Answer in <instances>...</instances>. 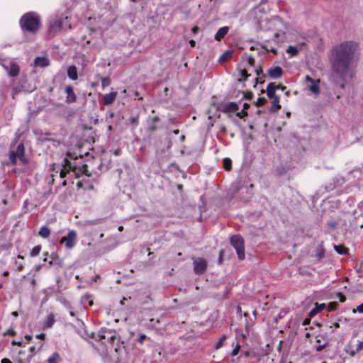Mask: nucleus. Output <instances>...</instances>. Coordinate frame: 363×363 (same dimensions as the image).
Segmentation results:
<instances>
[{
  "instance_id": "nucleus-1",
  "label": "nucleus",
  "mask_w": 363,
  "mask_h": 363,
  "mask_svg": "<svg viewBox=\"0 0 363 363\" xmlns=\"http://www.w3.org/2000/svg\"><path fill=\"white\" fill-rule=\"evenodd\" d=\"M356 50V43L347 41L335 45L330 50L332 69L343 81L353 77Z\"/></svg>"
},
{
  "instance_id": "nucleus-2",
  "label": "nucleus",
  "mask_w": 363,
  "mask_h": 363,
  "mask_svg": "<svg viewBox=\"0 0 363 363\" xmlns=\"http://www.w3.org/2000/svg\"><path fill=\"white\" fill-rule=\"evenodd\" d=\"M261 26L263 29L274 30V40L278 41V38L285 34L287 25L279 17L272 16L269 19L262 21Z\"/></svg>"
},
{
  "instance_id": "nucleus-3",
  "label": "nucleus",
  "mask_w": 363,
  "mask_h": 363,
  "mask_svg": "<svg viewBox=\"0 0 363 363\" xmlns=\"http://www.w3.org/2000/svg\"><path fill=\"white\" fill-rule=\"evenodd\" d=\"M18 162L22 164H26L28 162L25 156V147L22 143H18L16 146L13 143L9 152V163L12 165H17Z\"/></svg>"
},
{
  "instance_id": "nucleus-4",
  "label": "nucleus",
  "mask_w": 363,
  "mask_h": 363,
  "mask_svg": "<svg viewBox=\"0 0 363 363\" xmlns=\"http://www.w3.org/2000/svg\"><path fill=\"white\" fill-rule=\"evenodd\" d=\"M20 24L23 30L35 33L39 29L40 20L35 13L30 12L21 17Z\"/></svg>"
},
{
  "instance_id": "nucleus-5",
  "label": "nucleus",
  "mask_w": 363,
  "mask_h": 363,
  "mask_svg": "<svg viewBox=\"0 0 363 363\" xmlns=\"http://www.w3.org/2000/svg\"><path fill=\"white\" fill-rule=\"evenodd\" d=\"M230 243L232 246L236 250L238 257L240 259H244L245 255V247H244V241L242 238L239 235H235L230 238Z\"/></svg>"
},
{
  "instance_id": "nucleus-6",
  "label": "nucleus",
  "mask_w": 363,
  "mask_h": 363,
  "mask_svg": "<svg viewBox=\"0 0 363 363\" xmlns=\"http://www.w3.org/2000/svg\"><path fill=\"white\" fill-rule=\"evenodd\" d=\"M67 18L55 16L49 21L48 30L50 33H56L62 30L63 23Z\"/></svg>"
},
{
  "instance_id": "nucleus-7",
  "label": "nucleus",
  "mask_w": 363,
  "mask_h": 363,
  "mask_svg": "<svg viewBox=\"0 0 363 363\" xmlns=\"http://www.w3.org/2000/svg\"><path fill=\"white\" fill-rule=\"evenodd\" d=\"M77 233L74 230H71L68 232L67 236L62 237L60 240V243H65V247L70 250L72 249L77 243Z\"/></svg>"
},
{
  "instance_id": "nucleus-8",
  "label": "nucleus",
  "mask_w": 363,
  "mask_h": 363,
  "mask_svg": "<svg viewBox=\"0 0 363 363\" xmlns=\"http://www.w3.org/2000/svg\"><path fill=\"white\" fill-rule=\"evenodd\" d=\"M306 82L310 83V84L308 85V89L310 91L315 95H318L320 94V79H314L309 75H307L306 77Z\"/></svg>"
},
{
  "instance_id": "nucleus-9",
  "label": "nucleus",
  "mask_w": 363,
  "mask_h": 363,
  "mask_svg": "<svg viewBox=\"0 0 363 363\" xmlns=\"http://www.w3.org/2000/svg\"><path fill=\"white\" fill-rule=\"evenodd\" d=\"M2 66L6 71L8 72L9 76L16 77L19 73V67L18 65L13 60H11L9 65L5 62L2 63Z\"/></svg>"
},
{
  "instance_id": "nucleus-10",
  "label": "nucleus",
  "mask_w": 363,
  "mask_h": 363,
  "mask_svg": "<svg viewBox=\"0 0 363 363\" xmlns=\"http://www.w3.org/2000/svg\"><path fill=\"white\" fill-rule=\"evenodd\" d=\"M269 77L272 79H278L283 74V70L281 67L276 66L268 70Z\"/></svg>"
},
{
  "instance_id": "nucleus-11",
  "label": "nucleus",
  "mask_w": 363,
  "mask_h": 363,
  "mask_svg": "<svg viewBox=\"0 0 363 363\" xmlns=\"http://www.w3.org/2000/svg\"><path fill=\"white\" fill-rule=\"evenodd\" d=\"M65 92L67 94L66 102L73 103L76 101L77 96L74 92L73 87L72 86H67L65 88Z\"/></svg>"
},
{
  "instance_id": "nucleus-12",
  "label": "nucleus",
  "mask_w": 363,
  "mask_h": 363,
  "mask_svg": "<svg viewBox=\"0 0 363 363\" xmlns=\"http://www.w3.org/2000/svg\"><path fill=\"white\" fill-rule=\"evenodd\" d=\"M49 59L46 57H38L35 58L34 64L35 67L44 68L49 65Z\"/></svg>"
},
{
  "instance_id": "nucleus-13",
  "label": "nucleus",
  "mask_w": 363,
  "mask_h": 363,
  "mask_svg": "<svg viewBox=\"0 0 363 363\" xmlns=\"http://www.w3.org/2000/svg\"><path fill=\"white\" fill-rule=\"evenodd\" d=\"M194 271L196 274H203L204 272V260L202 259L194 260Z\"/></svg>"
},
{
  "instance_id": "nucleus-14",
  "label": "nucleus",
  "mask_w": 363,
  "mask_h": 363,
  "mask_svg": "<svg viewBox=\"0 0 363 363\" xmlns=\"http://www.w3.org/2000/svg\"><path fill=\"white\" fill-rule=\"evenodd\" d=\"M117 96L116 91H112L109 94H106L104 96V104L105 105H110L113 104Z\"/></svg>"
},
{
  "instance_id": "nucleus-15",
  "label": "nucleus",
  "mask_w": 363,
  "mask_h": 363,
  "mask_svg": "<svg viewBox=\"0 0 363 363\" xmlns=\"http://www.w3.org/2000/svg\"><path fill=\"white\" fill-rule=\"evenodd\" d=\"M276 87V84L273 82L267 85L266 92L269 99H274L278 96L275 94Z\"/></svg>"
},
{
  "instance_id": "nucleus-16",
  "label": "nucleus",
  "mask_w": 363,
  "mask_h": 363,
  "mask_svg": "<svg viewBox=\"0 0 363 363\" xmlns=\"http://www.w3.org/2000/svg\"><path fill=\"white\" fill-rule=\"evenodd\" d=\"M229 30V28L228 26H224L217 31V33L215 35V39L218 41L221 40L224 36L228 33Z\"/></svg>"
},
{
  "instance_id": "nucleus-17",
  "label": "nucleus",
  "mask_w": 363,
  "mask_h": 363,
  "mask_svg": "<svg viewBox=\"0 0 363 363\" xmlns=\"http://www.w3.org/2000/svg\"><path fill=\"white\" fill-rule=\"evenodd\" d=\"M67 76L72 80H77L78 78L77 67L74 65L69 66L67 69Z\"/></svg>"
},
{
  "instance_id": "nucleus-18",
  "label": "nucleus",
  "mask_w": 363,
  "mask_h": 363,
  "mask_svg": "<svg viewBox=\"0 0 363 363\" xmlns=\"http://www.w3.org/2000/svg\"><path fill=\"white\" fill-rule=\"evenodd\" d=\"M273 99V101H272V105L270 108V111L272 112H276L279 109L281 108V105L279 104V97L277 96L274 99Z\"/></svg>"
},
{
  "instance_id": "nucleus-19",
  "label": "nucleus",
  "mask_w": 363,
  "mask_h": 363,
  "mask_svg": "<svg viewBox=\"0 0 363 363\" xmlns=\"http://www.w3.org/2000/svg\"><path fill=\"white\" fill-rule=\"evenodd\" d=\"M38 235L43 238H48L50 235V230L46 226H43L40 228Z\"/></svg>"
},
{
  "instance_id": "nucleus-20",
  "label": "nucleus",
  "mask_w": 363,
  "mask_h": 363,
  "mask_svg": "<svg viewBox=\"0 0 363 363\" xmlns=\"http://www.w3.org/2000/svg\"><path fill=\"white\" fill-rule=\"evenodd\" d=\"M232 51L226 50L219 57L218 61L220 62H225L232 57Z\"/></svg>"
},
{
  "instance_id": "nucleus-21",
  "label": "nucleus",
  "mask_w": 363,
  "mask_h": 363,
  "mask_svg": "<svg viewBox=\"0 0 363 363\" xmlns=\"http://www.w3.org/2000/svg\"><path fill=\"white\" fill-rule=\"evenodd\" d=\"M334 250L336 251L337 253L340 255H347L348 253L347 248H346L344 245H335Z\"/></svg>"
},
{
  "instance_id": "nucleus-22",
  "label": "nucleus",
  "mask_w": 363,
  "mask_h": 363,
  "mask_svg": "<svg viewBox=\"0 0 363 363\" xmlns=\"http://www.w3.org/2000/svg\"><path fill=\"white\" fill-rule=\"evenodd\" d=\"M55 323V318L53 315H49L45 320L44 326L46 328H51Z\"/></svg>"
},
{
  "instance_id": "nucleus-23",
  "label": "nucleus",
  "mask_w": 363,
  "mask_h": 363,
  "mask_svg": "<svg viewBox=\"0 0 363 363\" xmlns=\"http://www.w3.org/2000/svg\"><path fill=\"white\" fill-rule=\"evenodd\" d=\"M239 109L238 105L235 102H230L225 105V110L228 111H238Z\"/></svg>"
},
{
  "instance_id": "nucleus-24",
  "label": "nucleus",
  "mask_w": 363,
  "mask_h": 363,
  "mask_svg": "<svg viewBox=\"0 0 363 363\" xmlns=\"http://www.w3.org/2000/svg\"><path fill=\"white\" fill-rule=\"evenodd\" d=\"M223 168L226 171H230L232 169V161L230 158H225L223 161Z\"/></svg>"
},
{
  "instance_id": "nucleus-25",
  "label": "nucleus",
  "mask_w": 363,
  "mask_h": 363,
  "mask_svg": "<svg viewBox=\"0 0 363 363\" xmlns=\"http://www.w3.org/2000/svg\"><path fill=\"white\" fill-rule=\"evenodd\" d=\"M286 52L291 57H294L298 53V50L296 47L290 45L288 47Z\"/></svg>"
},
{
  "instance_id": "nucleus-26",
  "label": "nucleus",
  "mask_w": 363,
  "mask_h": 363,
  "mask_svg": "<svg viewBox=\"0 0 363 363\" xmlns=\"http://www.w3.org/2000/svg\"><path fill=\"white\" fill-rule=\"evenodd\" d=\"M60 359V355L57 353H54L48 359V363H57Z\"/></svg>"
},
{
  "instance_id": "nucleus-27",
  "label": "nucleus",
  "mask_w": 363,
  "mask_h": 363,
  "mask_svg": "<svg viewBox=\"0 0 363 363\" xmlns=\"http://www.w3.org/2000/svg\"><path fill=\"white\" fill-rule=\"evenodd\" d=\"M40 250H41V247H40V245H37V246L34 247L32 249V250H31V252H30V255H31L32 257H35V256H37V255H39V253H40Z\"/></svg>"
},
{
  "instance_id": "nucleus-28",
  "label": "nucleus",
  "mask_w": 363,
  "mask_h": 363,
  "mask_svg": "<svg viewBox=\"0 0 363 363\" xmlns=\"http://www.w3.org/2000/svg\"><path fill=\"white\" fill-rule=\"evenodd\" d=\"M58 172L60 173V177L61 178H64L67 175V171L66 170V169L64 167H59V170L55 171L56 174Z\"/></svg>"
},
{
  "instance_id": "nucleus-29",
  "label": "nucleus",
  "mask_w": 363,
  "mask_h": 363,
  "mask_svg": "<svg viewBox=\"0 0 363 363\" xmlns=\"http://www.w3.org/2000/svg\"><path fill=\"white\" fill-rule=\"evenodd\" d=\"M240 77H241L240 80H243V81H245L247 79L248 76H249V74H247V70L245 69L240 70Z\"/></svg>"
},
{
  "instance_id": "nucleus-30",
  "label": "nucleus",
  "mask_w": 363,
  "mask_h": 363,
  "mask_svg": "<svg viewBox=\"0 0 363 363\" xmlns=\"http://www.w3.org/2000/svg\"><path fill=\"white\" fill-rule=\"evenodd\" d=\"M110 81L107 77H102L101 78V86L102 88L104 89L105 87L109 86Z\"/></svg>"
},
{
  "instance_id": "nucleus-31",
  "label": "nucleus",
  "mask_w": 363,
  "mask_h": 363,
  "mask_svg": "<svg viewBox=\"0 0 363 363\" xmlns=\"http://www.w3.org/2000/svg\"><path fill=\"white\" fill-rule=\"evenodd\" d=\"M16 331L12 328H9L4 333V335L14 336V335H16Z\"/></svg>"
},
{
  "instance_id": "nucleus-32",
  "label": "nucleus",
  "mask_w": 363,
  "mask_h": 363,
  "mask_svg": "<svg viewBox=\"0 0 363 363\" xmlns=\"http://www.w3.org/2000/svg\"><path fill=\"white\" fill-rule=\"evenodd\" d=\"M267 102V99L264 97H259L257 99V105L258 106H263Z\"/></svg>"
},
{
  "instance_id": "nucleus-33",
  "label": "nucleus",
  "mask_w": 363,
  "mask_h": 363,
  "mask_svg": "<svg viewBox=\"0 0 363 363\" xmlns=\"http://www.w3.org/2000/svg\"><path fill=\"white\" fill-rule=\"evenodd\" d=\"M362 350H363V342L359 340L358 342H357V346L355 352H359Z\"/></svg>"
},
{
  "instance_id": "nucleus-34",
  "label": "nucleus",
  "mask_w": 363,
  "mask_h": 363,
  "mask_svg": "<svg viewBox=\"0 0 363 363\" xmlns=\"http://www.w3.org/2000/svg\"><path fill=\"white\" fill-rule=\"evenodd\" d=\"M318 312H320V309H318L317 308H313L310 313H309V316L310 317H313L314 315H315Z\"/></svg>"
},
{
  "instance_id": "nucleus-35",
  "label": "nucleus",
  "mask_w": 363,
  "mask_h": 363,
  "mask_svg": "<svg viewBox=\"0 0 363 363\" xmlns=\"http://www.w3.org/2000/svg\"><path fill=\"white\" fill-rule=\"evenodd\" d=\"M225 337L223 336L220 340L216 343V348H219L223 345V342L225 341Z\"/></svg>"
},
{
  "instance_id": "nucleus-36",
  "label": "nucleus",
  "mask_w": 363,
  "mask_h": 363,
  "mask_svg": "<svg viewBox=\"0 0 363 363\" xmlns=\"http://www.w3.org/2000/svg\"><path fill=\"white\" fill-rule=\"evenodd\" d=\"M246 115H247V112L245 111L244 110H242L241 111H237V113H236V116L240 117V118H243Z\"/></svg>"
},
{
  "instance_id": "nucleus-37",
  "label": "nucleus",
  "mask_w": 363,
  "mask_h": 363,
  "mask_svg": "<svg viewBox=\"0 0 363 363\" xmlns=\"http://www.w3.org/2000/svg\"><path fill=\"white\" fill-rule=\"evenodd\" d=\"M248 63L252 67L255 66V60L254 59V57L252 56H250L248 57Z\"/></svg>"
},
{
  "instance_id": "nucleus-38",
  "label": "nucleus",
  "mask_w": 363,
  "mask_h": 363,
  "mask_svg": "<svg viewBox=\"0 0 363 363\" xmlns=\"http://www.w3.org/2000/svg\"><path fill=\"white\" fill-rule=\"evenodd\" d=\"M355 311H357L360 313H363V303L362 304L359 305L357 307L356 310H353V312H355Z\"/></svg>"
},
{
  "instance_id": "nucleus-39",
  "label": "nucleus",
  "mask_w": 363,
  "mask_h": 363,
  "mask_svg": "<svg viewBox=\"0 0 363 363\" xmlns=\"http://www.w3.org/2000/svg\"><path fill=\"white\" fill-rule=\"evenodd\" d=\"M109 334H111V335L110 336H107V338L110 339L111 341H113L114 340V338H115V336L111 334V333H109ZM100 336H101V338H103V339H105L106 337V335L105 334L101 335Z\"/></svg>"
},
{
  "instance_id": "nucleus-40",
  "label": "nucleus",
  "mask_w": 363,
  "mask_h": 363,
  "mask_svg": "<svg viewBox=\"0 0 363 363\" xmlns=\"http://www.w3.org/2000/svg\"><path fill=\"white\" fill-rule=\"evenodd\" d=\"M239 350H240V346L237 345L236 347L233 350L232 355L233 356L237 355L238 354V352H239Z\"/></svg>"
},
{
  "instance_id": "nucleus-41",
  "label": "nucleus",
  "mask_w": 363,
  "mask_h": 363,
  "mask_svg": "<svg viewBox=\"0 0 363 363\" xmlns=\"http://www.w3.org/2000/svg\"><path fill=\"white\" fill-rule=\"evenodd\" d=\"M315 308H317L318 309H320V311L325 308V303H320V304L315 303Z\"/></svg>"
},
{
  "instance_id": "nucleus-42",
  "label": "nucleus",
  "mask_w": 363,
  "mask_h": 363,
  "mask_svg": "<svg viewBox=\"0 0 363 363\" xmlns=\"http://www.w3.org/2000/svg\"><path fill=\"white\" fill-rule=\"evenodd\" d=\"M325 347V345H318V346H315V350L318 351V352H320L321 350H323Z\"/></svg>"
},
{
  "instance_id": "nucleus-43",
  "label": "nucleus",
  "mask_w": 363,
  "mask_h": 363,
  "mask_svg": "<svg viewBox=\"0 0 363 363\" xmlns=\"http://www.w3.org/2000/svg\"><path fill=\"white\" fill-rule=\"evenodd\" d=\"M337 303L332 302L330 303V310H335L336 308Z\"/></svg>"
},
{
  "instance_id": "nucleus-44",
  "label": "nucleus",
  "mask_w": 363,
  "mask_h": 363,
  "mask_svg": "<svg viewBox=\"0 0 363 363\" xmlns=\"http://www.w3.org/2000/svg\"><path fill=\"white\" fill-rule=\"evenodd\" d=\"M276 90L277 89H281L282 91L285 90L286 89V86H283V85H281V84H279V85H276Z\"/></svg>"
},
{
  "instance_id": "nucleus-45",
  "label": "nucleus",
  "mask_w": 363,
  "mask_h": 363,
  "mask_svg": "<svg viewBox=\"0 0 363 363\" xmlns=\"http://www.w3.org/2000/svg\"><path fill=\"white\" fill-rule=\"evenodd\" d=\"M37 338H39V339H41V340H44L45 337V333H40L39 335H38L36 336Z\"/></svg>"
},
{
  "instance_id": "nucleus-46",
  "label": "nucleus",
  "mask_w": 363,
  "mask_h": 363,
  "mask_svg": "<svg viewBox=\"0 0 363 363\" xmlns=\"http://www.w3.org/2000/svg\"><path fill=\"white\" fill-rule=\"evenodd\" d=\"M339 300L340 302H345L346 298L343 295L339 294Z\"/></svg>"
},
{
  "instance_id": "nucleus-47",
  "label": "nucleus",
  "mask_w": 363,
  "mask_h": 363,
  "mask_svg": "<svg viewBox=\"0 0 363 363\" xmlns=\"http://www.w3.org/2000/svg\"><path fill=\"white\" fill-rule=\"evenodd\" d=\"M145 338H146L145 335H140V337H139L138 340H139V342H140V343H142V342H143L144 339H145Z\"/></svg>"
},
{
  "instance_id": "nucleus-48",
  "label": "nucleus",
  "mask_w": 363,
  "mask_h": 363,
  "mask_svg": "<svg viewBox=\"0 0 363 363\" xmlns=\"http://www.w3.org/2000/svg\"><path fill=\"white\" fill-rule=\"evenodd\" d=\"M310 322H311V320H310L309 318H306V319H305V320H303V325H306L309 324V323H310Z\"/></svg>"
},
{
  "instance_id": "nucleus-49",
  "label": "nucleus",
  "mask_w": 363,
  "mask_h": 363,
  "mask_svg": "<svg viewBox=\"0 0 363 363\" xmlns=\"http://www.w3.org/2000/svg\"><path fill=\"white\" fill-rule=\"evenodd\" d=\"M29 349H30V352H31V354H30V356H29V358H30V357H32V355H33V352H34V351H35V347L32 346V347H30Z\"/></svg>"
},
{
  "instance_id": "nucleus-50",
  "label": "nucleus",
  "mask_w": 363,
  "mask_h": 363,
  "mask_svg": "<svg viewBox=\"0 0 363 363\" xmlns=\"http://www.w3.org/2000/svg\"><path fill=\"white\" fill-rule=\"evenodd\" d=\"M1 363H12L9 359L4 358L1 360Z\"/></svg>"
},
{
  "instance_id": "nucleus-51",
  "label": "nucleus",
  "mask_w": 363,
  "mask_h": 363,
  "mask_svg": "<svg viewBox=\"0 0 363 363\" xmlns=\"http://www.w3.org/2000/svg\"><path fill=\"white\" fill-rule=\"evenodd\" d=\"M131 122H132L133 123L137 124V123H138V118H135V117H134V118H131Z\"/></svg>"
},
{
  "instance_id": "nucleus-52",
  "label": "nucleus",
  "mask_w": 363,
  "mask_h": 363,
  "mask_svg": "<svg viewBox=\"0 0 363 363\" xmlns=\"http://www.w3.org/2000/svg\"><path fill=\"white\" fill-rule=\"evenodd\" d=\"M12 345H21V342H18V341H16V340H13L12 341Z\"/></svg>"
},
{
  "instance_id": "nucleus-53",
  "label": "nucleus",
  "mask_w": 363,
  "mask_h": 363,
  "mask_svg": "<svg viewBox=\"0 0 363 363\" xmlns=\"http://www.w3.org/2000/svg\"><path fill=\"white\" fill-rule=\"evenodd\" d=\"M189 43H190V45H191V47H194V46H195V43H195V41H194V40H191L189 41Z\"/></svg>"
},
{
  "instance_id": "nucleus-54",
  "label": "nucleus",
  "mask_w": 363,
  "mask_h": 363,
  "mask_svg": "<svg viewBox=\"0 0 363 363\" xmlns=\"http://www.w3.org/2000/svg\"><path fill=\"white\" fill-rule=\"evenodd\" d=\"M255 72H256L257 75L259 76L260 74V73L262 72V69H256Z\"/></svg>"
},
{
  "instance_id": "nucleus-55",
  "label": "nucleus",
  "mask_w": 363,
  "mask_h": 363,
  "mask_svg": "<svg viewBox=\"0 0 363 363\" xmlns=\"http://www.w3.org/2000/svg\"><path fill=\"white\" fill-rule=\"evenodd\" d=\"M18 92V90L16 89H13L12 96L14 97V95Z\"/></svg>"
},
{
  "instance_id": "nucleus-56",
  "label": "nucleus",
  "mask_w": 363,
  "mask_h": 363,
  "mask_svg": "<svg viewBox=\"0 0 363 363\" xmlns=\"http://www.w3.org/2000/svg\"><path fill=\"white\" fill-rule=\"evenodd\" d=\"M65 306L67 308L71 309V307L69 306V303H67V301H65Z\"/></svg>"
},
{
  "instance_id": "nucleus-57",
  "label": "nucleus",
  "mask_w": 363,
  "mask_h": 363,
  "mask_svg": "<svg viewBox=\"0 0 363 363\" xmlns=\"http://www.w3.org/2000/svg\"><path fill=\"white\" fill-rule=\"evenodd\" d=\"M69 315H70L72 317H74V316H75V313H74L73 311H69Z\"/></svg>"
},
{
  "instance_id": "nucleus-58",
  "label": "nucleus",
  "mask_w": 363,
  "mask_h": 363,
  "mask_svg": "<svg viewBox=\"0 0 363 363\" xmlns=\"http://www.w3.org/2000/svg\"><path fill=\"white\" fill-rule=\"evenodd\" d=\"M197 30H198V28H197V27H194V28H192V31H193L194 33H196V32L197 31Z\"/></svg>"
},
{
  "instance_id": "nucleus-59",
  "label": "nucleus",
  "mask_w": 363,
  "mask_h": 363,
  "mask_svg": "<svg viewBox=\"0 0 363 363\" xmlns=\"http://www.w3.org/2000/svg\"><path fill=\"white\" fill-rule=\"evenodd\" d=\"M267 50H270V51H272V52H273L276 53V50H275L274 48H271L270 49H267Z\"/></svg>"
},
{
  "instance_id": "nucleus-60",
  "label": "nucleus",
  "mask_w": 363,
  "mask_h": 363,
  "mask_svg": "<svg viewBox=\"0 0 363 363\" xmlns=\"http://www.w3.org/2000/svg\"><path fill=\"white\" fill-rule=\"evenodd\" d=\"M357 352H355V351L351 352L350 354L351 356H354Z\"/></svg>"
},
{
  "instance_id": "nucleus-61",
  "label": "nucleus",
  "mask_w": 363,
  "mask_h": 363,
  "mask_svg": "<svg viewBox=\"0 0 363 363\" xmlns=\"http://www.w3.org/2000/svg\"><path fill=\"white\" fill-rule=\"evenodd\" d=\"M118 229L119 231H122L123 230V227L122 225H121V226L118 227Z\"/></svg>"
},
{
  "instance_id": "nucleus-62",
  "label": "nucleus",
  "mask_w": 363,
  "mask_h": 363,
  "mask_svg": "<svg viewBox=\"0 0 363 363\" xmlns=\"http://www.w3.org/2000/svg\"><path fill=\"white\" fill-rule=\"evenodd\" d=\"M310 337V334H309L308 333H307L306 334V337H307V338H308V337Z\"/></svg>"
},
{
  "instance_id": "nucleus-63",
  "label": "nucleus",
  "mask_w": 363,
  "mask_h": 363,
  "mask_svg": "<svg viewBox=\"0 0 363 363\" xmlns=\"http://www.w3.org/2000/svg\"><path fill=\"white\" fill-rule=\"evenodd\" d=\"M340 87L342 88V89L345 87L344 83L341 84Z\"/></svg>"
},
{
  "instance_id": "nucleus-64",
  "label": "nucleus",
  "mask_w": 363,
  "mask_h": 363,
  "mask_svg": "<svg viewBox=\"0 0 363 363\" xmlns=\"http://www.w3.org/2000/svg\"><path fill=\"white\" fill-rule=\"evenodd\" d=\"M19 363H26V362H23L22 360L19 359L18 360Z\"/></svg>"
}]
</instances>
